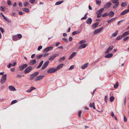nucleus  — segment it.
<instances>
[{"instance_id":"obj_63","label":"nucleus","mask_w":129,"mask_h":129,"mask_svg":"<svg viewBox=\"0 0 129 129\" xmlns=\"http://www.w3.org/2000/svg\"><path fill=\"white\" fill-rule=\"evenodd\" d=\"M72 40V37H69V40L70 42H71Z\"/></svg>"},{"instance_id":"obj_58","label":"nucleus","mask_w":129,"mask_h":129,"mask_svg":"<svg viewBox=\"0 0 129 129\" xmlns=\"http://www.w3.org/2000/svg\"><path fill=\"white\" fill-rule=\"evenodd\" d=\"M11 66H12V64L11 63H9V65L8 66V67L9 68H10L11 67Z\"/></svg>"},{"instance_id":"obj_37","label":"nucleus","mask_w":129,"mask_h":129,"mask_svg":"<svg viewBox=\"0 0 129 129\" xmlns=\"http://www.w3.org/2000/svg\"><path fill=\"white\" fill-rule=\"evenodd\" d=\"M114 98L113 96H111L110 98V101L111 102H113L114 100Z\"/></svg>"},{"instance_id":"obj_23","label":"nucleus","mask_w":129,"mask_h":129,"mask_svg":"<svg viewBox=\"0 0 129 129\" xmlns=\"http://www.w3.org/2000/svg\"><path fill=\"white\" fill-rule=\"evenodd\" d=\"M87 45V44H86L82 45L79 47V48H85L86 47Z\"/></svg>"},{"instance_id":"obj_55","label":"nucleus","mask_w":129,"mask_h":129,"mask_svg":"<svg viewBox=\"0 0 129 129\" xmlns=\"http://www.w3.org/2000/svg\"><path fill=\"white\" fill-rule=\"evenodd\" d=\"M50 49H44L43 50V51L44 52H47L49 51V50Z\"/></svg>"},{"instance_id":"obj_16","label":"nucleus","mask_w":129,"mask_h":129,"mask_svg":"<svg viewBox=\"0 0 129 129\" xmlns=\"http://www.w3.org/2000/svg\"><path fill=\"white\" fill-rule=\"evenodd\" d=\"M113 55V54L111 53L106 55L105 57L107 58H109L111 57Z\"/></svg>"},{"instance_id":"obj_61","label":"nucleus","mask_w":129,"mask_h":129,"mask_svg":"<svg viewBox=\"0 0 129 129\" xmlns=\"http://www.w3.org/2000/svg\"><path fill=\"white\" fill-rule=\"evenodd\" d=\"M49 55V54L48 53H47L43 55L44 57L48 56Z\"/></svg>"},{"instance_id":"obj_19","label":"nucleus","mask_w":129,"mask_h":129,"mask_svg":"<svg viewBox=\"0 0 129 129\" xmlns=\"http://www.w3.org/2000/svg\"><path fill=\"white\" fill-rule=\"evenodd\" d=\"M89 106L91 107H92L94 109H95V108L94 105V103H90L89 104Z\"/></svg>"},{"instance_id":"obj_3","label":"nucleus","mask_w":129,"mask_h":129,"mask_svg":"<svg viewBox=\"0 0 129 129\" xmlns=\"http://www.w3.org/2000/svg\"><path fill=\"white\" fill-rule=\"evenodd\" d=\"M28 66V65L26 64H23L19 66V70L22 71L25 68Z\"/></svg>"},{"instance_id":"obj_10","label":"nucleus","mask_w":129,"mask_h":129,"mask_svg":"<svg viewBox=\"0 0 129 129\" xmlns=\"http://www.w3.org/2000/svg\"><path fill=\"white\" fill-rule=\"evenodd\" d=\"M58 55V54H55L53 56L50 57L49 58V60H52L54 59L56 56Z\"/></svg>"},{"instance_id":"obj_6","label":"nucleus","mask_w":129,"mask_h":129,"mask_svg":"<svg viewBox=\"0 0 129 129\" xmlns=\"http://www.w3.org/2000/svg\"><path fill=\"white\" fill-rule=\"evenodd\" d=\"M103 29V27H101L98 29H96L93 32V34H96L97 33L99 32L102 30Z\"/></svg>"},{"instance_id":"obj_43","label":"nucleus","mask_w":129,"mask_h":129,"mask_svg":"<svg viewBox=\"0 0 129 129\" xmlns=\"http://www.w3.org/2000/svg\"><path fill=\"white\" fill-rule=\"evenodd\" d=\"M112 49H107L105 51V53H108L110 52Z\"/></svg>"},{"instance_id":"obj_28","label":"nucleus","mask_w":129,"mask_h":129,"mask_svg":"<svg viewBox=\"0 0 129 129\" xmlns=\"http://www.w3.org/2000/svg\"><path fill=\"white\" fill-rule=\"evenodd\" d=\"M65 59V57L64 56L63 57H62L60 58L59 59L58 61L60 62L64 60Z\"/></svg>"},{"instance_id":"obj_12","label":"nucleus","mask_w":129,"mask_h":129,"mask_svg":"<svg viewBox=\"0 0 129 129\" xmlns=\"http://www.w3.org/2000/svg\"><path fill=\"white\" fill-rule=\"evenodd\" d=\"M9 89L11 91H14L16 90L15 88L12 86H9Z\"/></svg>"},{"instance_id":"obj_40","label":"nucleus","mask_w":129,"mask_h":129,"mask_svg":"<svg viewBox=\"0 0 129 129\" xmlns=\"http://www.w3.org/2000/svg\"><path fill=\"white\" fill-rule=\"evenodd\" d=\"M118 82H117L116 83L114 84V87L115 88H117L118 87Z\"/></svg>"},{"instance_id":"obj_30","label":"nucleus","mask_w":129,"mask_h":129,"mask_svg":"<svg viewBox=\"0 0 129 129\" xmlns=\"http://www.w3.org/2000/svg\"><path fill=\"white\" fill-rule=\"evenodd\" d=\"M39 74V72H36L33 73L31 76L35 77L38 75Z\"/></svg>"},{"instance_id":"obj_47","label":"nucleus","mask_w":129,"mask_h":129,"mask_svg":"<svg viewBox=\"0 0 129 129\" xmlns=\"http://www.w3.org/2000/svg\"><path fill=\"white\" fill-rule=\"evenodd\" d=\"M29 3L27 2H25L24 3V6L25 7H26L28 5Z\"/></svg>"},{"instance_id":"obj_42","label":"nucleus","mask_w":129,"mask_h":129,"mask_svg":"<svg viewBox=\"0 0 129 129\" xmlns=\"http://www.w3.org/2000/svg\"><path fill=\"white\" fill-rule=\"evenodd\" d=\"M86 42V41L85 40H83L80 41L79 43L80 44H81L85 43Z\"/></svg>"},{"instance_id":"obj_29","label":"nucleus","mask_w":129,"mask_h":129,"mask_svg":"<svg viewBox=\"0 0 129 129\" xmlns=\"http://www.w3.org/2000/svg\"><path fill=\"white\" fill-rule=\"evenodd\" d=\"M118 1L119 0H112L111 2L114 4L119 3Z\"/></svg>"},{"instance_id":"obj_2","label":"nucleus","mask_w":129,"mask_h":129,"mask_svg":"<svg viewBox=\"0 0 129 129\" xmlns=\"http://www.w3.org/2000/svg\"><path fill=\"white\" fill-rule=\"evenodd\" d=\"M32 68L31 66L28 67L24 71L25 74H27L30 72L32 70Z\"/></svg>"},{"instance_id":"obj_11","label":"nucleus","mask_w":129,"mask_h":129,"mask_svg":"<svg viewBox=\"0 0 129 129\" xmlns=\"http://www.w3.org/2000/svg\"><path fill=\"white\" fill-rule=\"evenodd\" d=\"M1 14L3 17L9 23H10L11 22V21L10 20H9L8 18L6 17L2 13H1Z\"/></svg>"},{"instance_id":"obj_27","label":"nucleus","mask_w":129,"mask_h":129,"mask_svg":"<svg viewBox=\"0 0 129 129\" xmlns=\"http://www.w3.org/2000/svg\"><path fill=\"white\" fill-rule=\"evenodd\" d=\"M109 13H110V15H109L111 17H112L114 15V12L112 11H110Z\"/></svg>"},{"instance_id":"obj_35","label":"nucleus","mask_w":129,"mask_h":129,"mask_svg":"<svg viewBox=\"0 0 129 129\" xmlns=\"http://www.w3.org/2000/svg\"><path fill=\"white\" fill-rule=\"evenodd\" d=\"M88 14V13H86L85 16H84L83 17H82L81 19V20H82V19H86L87 18V15Z\"/></svg>"},{"instance_id":"obj_7","label":"nucleus","mask_w":129,"mask_h":129,"mask_svg":"<svg viewBox=\"0 0 129 129\" xmlns=\"http://www.w3.org/2000/svg\"><path fill=\"white\" fill-rule=\"evenodd\" d=\"M112 5L111 3L109 2L107 3L104 6V8H108L110 7Z\"/></svg>"},{"instance_id":"obj_33","label":"nucleus","mask_w":129,"mask_h":129,"mask_svg":"<svg viewBox=\"0 0 129 129\" xmlns=\"http://www.w3.org/2000/svg\"><path fill=\"white\" fill-rule=\"evenodd\" d=\"M123 37H122V35H121L117 37L116 40H119Z\"/></svg>"},{"instance_id":"obj_49","label":"nucleus","mask_w":129,"mask_h":129,"mask_svg":"<svg viewBox=\"0 0 129 129\" xmlns=\"http://www.w3.org/2000/svg\"><path fill=\"white\" fill-rule=\"evenodd\" d=\"M43 55L41 54L40 55L38 56L37 57V58L38 59H40V58H41Z\"/></svg>"},{"instance_id":"obj_14","label":"nucleus","mask_w":129,"mask_h":129,"mask_svg":"<svg viewBox=\"0 0 129 129\" xmlns=\"http://www.w3.org/2000/svg\"><path fill=\"white\" fill-rule=\"evenodd\" d=\"M36 62V61L35 59H33L31 60L29 62V64L30 65H33Z\"/></svg>"},{"instance_id":"obj_52","label":"nucleus","mask_w":129,"mask_h":129,"mask_svg":"<svg viewBox=\"0 0 129 129\" xmlns=\"http://www.w3.org/2000/svg\"><path fill=\"white\" fill-rule=\"evenodd\" d=\"M102 15V14L98 13L97 16V17H98V18H100L101 16Z\"/></svg>"},{"instance_id":"obj_44","label":"nucleus","mask_w":129,"mask_h":129,"mask_svg":"<svg viewBox=\"0 0 129 129\" xmlns=\"http://www.w3.org/2000/svg\"><path fill=\"white\" fill-rule=\"evenodd\" d=\"M17 100H15L14 101H12L11 102V105H13V104H14L15 103H17Z\"/></svg>"},{"instance_id":"obj_41","label":"nucleus","mask_w":129,"mask_h":129,"mask_svg":"<svg viewBox=\"0 0 129 129\" xmlns=\"http://www.w3.org/2000/svg\"><path fill=\"white\" fill-rule=\"evenodd\" d=\"M118 31L117 30V31L116 32L113 33L112 34V36L113 37H115L116 36V35H117L118 34Z\"/></svg>"},{"instance_id":"obj_4","label":"nucleus","mask_w":129,"mask_h":129,"mask_svg":"<svg viewBox=\"0 0 129 129\" xmlns=\"http://www.w3.org/2000/svg\"><path fill=\"white\" fill-rule=\"evenodd\" d=\"M56 71V69H54V68H52L48 70L47 72L48 73H51L55 72Z\"/></svg>"},{"instance_id":"obj_57","label":"nucleus","mask_w":129,"mask_h":129,"mask_svg":"<svg viewBox=\"0 0 129 129\" xmlns=\"http://www.w3.org/2000/svg\"><path fill=\"white\" fill-rule=\"evenodd\" d=\"M77 34V32L76 31H73L72 33V34L73 35H74L75 34Z\"/></svg>"},{"instance_id":"obj_48","label":"nucleus","mask_w":129,"mask_h":129,"mask_svg":"<svg viewBox=\"0 0 129 129\" xmlns=\"http://www.w3.org/2000/svg\"><path fill=\"white\" fill-rule=\"evenodd\" d=\"M74 65H72L71 66V67H70L69 69V70H71L72 69H74Z\"/></svg>"},{"instance_id":"obj_59","label":"nucleus","mask_w":129,"mask_h":129,"mask_svg":"<svg viewBox=\"0 0 129 129\" xmlns=\"http://www.w3.org/2000/svg\"><path fill=\"white\" fill-rule=\"evenodd\" d=\"M35 0H30V2L31 4L34 3L35 2Z\"/></svg>"},{"instance_id":"obj_25","label":"nucleus","mask_w":129,"mask_h":129,"mask_svg":"<svg viewBox=\"0 0 129 129\" xmlns=\"http://www.w3.org/2000/svg\"><path fill=\"white\" fill-rule=\"evenodd\" d=\"M43 60H42L40 62L37 68V69L40 68L41 67L42 64L43 63Z\"/></svg>"},{"instance_id":"obj_20","label":"nucleus","mask_w":129,"mask_h":129,"mask_svg":"<svg viewBox=\"0 0 129 129\" xmlns=\"http://www.w3.org/2000/svg\"><path fill=\"white\" fill-rule=\"evenodd\" d=\"M88 64V63H87L86 64L83 65L82 66L81 68L82 69H84L87 67Z\"/></svg>"},{"instance_id":"obj_1","label":"nucleus","mask_w":129,"mask_h":129,"mask_svg":"<svg viewBox=\"0 0 129 129\" xmlns=\"http://www.w3.org/2000/svg\"><path fill=\"white\" fill-rule=\"evenodd\" d=\"M7 76L6 74H5L2 76L0 81L1 83L3 84L6 81L7 79Z\"/></svg>"},{"instance_id":"obj_18","label":"nucleus","mask_w":129,"mask_h":129,"mask_svg":"<svg viewBox=\"0 0 129 129\" xmlns=\"http://www.w3.org/2000/svg\"><path fill=\"white\" fill-rule=\"evenodd\" d=\"M129 12V9H127L122 12L120 14V15H123Z\"/></svg>"},{"instance_id":"obj_31","label":"nucleus","mask_w":129,"mask_h":129,"mask_svg":"<svg viewBox=\"0 0 129 129\" xmlns=\"http://www.w3.org/2000/svg\"><path fill=\"white\" fill-rule=\"evenodd\" d=\"M13 41H16L18 40V38L16 36H15L13 37Z\"/></svg>"},{"instance_id":"obj_13","label":"nucleus","mask_w":129,"mask_h":129,"mask_svg":"<svg viewBox=\"0 0 129 129\" xmlns=\"http://www.w3.org/2000/svg\"><path fill=\"white\" fill-rule=\"evenodd\" d=\"M99 24V23L97 22L93 24L91 26L92 28H95Z\"/></svg>"},{"instance_id":"obj_24","label":"nucleus","mask_w":129,"mask_h":129,"mask_svg":"<svg viewBox=\"0 0 129 129\" xmlns=\"http://www.w3.org/2000/svg\"><path fill=\"white\" fill-rule=\"evenodd\" d=\"M104 8H103L101 9H100V10H98V11L97 12L98 13H100L101 14H102V13L104 11Z\"/></svg>"},{"instance_id":"obj_26","label":"nucleus","mask_w":129,"mask_h":129,"mask_svg":"<svg viewBox=\"0 0 129 129\" xmlns=\"http://www.w3.org/2000/svg\"><path fill=\"white\" fill-rule=\"evenodd\" d=\"M115 18H111L110 20L108 21L107 22L108 23H111L113 22L115 20Z\"/></svg>"},{"instance_id":"obj_34","label":"nucleus","mask_w":129,"mask_h":129,"mask_svg":"<svg viewBox=\"0 0 129 129\" xmlns=\"http://www.w3.org/2000/svg\"><path fill=\"white\" fill-rule=\"evenodd\" d=\"M63 2V1H61L59 2H56L55 3L56 5H58L62 3Z\"/></svg>"},{"instance_id":"obj_56","label":"nucleus","mask_w":129,"mask_h":129,"mask_svg":"<svg viewBox=\"0 0 129 129\" xmlns=\"http://www.w3.org/2000/svg\"><path fill=\"white\" fill-rule=\"evenodd\" d=\"M124 122H126L127 121V119L126 117L125 116L124 117Z\"/></svg>"},{"instance_id":"obj_51","label":"nucleus","mask_w":129,"mask_h":129,"mask_svg":"<svg viewBox=\"0 0 129 129\" xmlns=\"http://www.w3.org/2000/svg\"><path fill=\"white\" fill-rule=\"evenodd\" d=\"M82 112L81 111H80L79 112V113L78 114V116L80 117H81V114Z\"/></svg>"},{"instance_id":"obj_38","label":"nucleus","mask_w":129,"mask_h":129,"mask_svg":"<svg viewBox=\"0 0 129 129\" xmlns=\"http://www.w3.org/2000/svg\"><path fill=\"white\" fill-rule=\"evenodd\" d=\"M113 6V8L114 9H115L117 8L118 6L119 5V3H116Z\"/></svg>"},{"instance_id":"obj_21","label":"nucleus","mask_w":129,"mask_h":129,"mask_svg":"<svg viewBox=\"0 0 129 129\" xmlns=\"http://www.w3.org/2000/svg\"><path fill=\"white\" fill-rule=\"evenodd\" d=\"M129 35V31H126L122 35V37H124L126 36Z\"/></svg>"},{"instance_id":"obj_36","label":"nucleus","mask_w":129,"mask_h":129,"mask_svg":"<svg viewBox=\"0 0 129 129\" xmlns=\"http://www.w3.org/2000/svg\"><path fill=\"white\" fill-rule=\"evenodd\" d=\"M109 15L110 13H105L103 15L102 17H104L105 16H108V15Z\"/></svg>"},{"instance_id":"obj_5","label":"nucleus","mask_w":129,"mask_h":129,"mask_svg":"<svg viewBox=\"0 0 129 129\" xmlns=\"http://www.w3.org/2000/svg\"><path fill=\"white\" fill-rule=\"evenodd\" d=\"M49 62V61H48L45 63L43 64V66L41 68V69L43 70L45 69L48 64Z\"/></svg>"},{"instance_id":"obj_32","label":"nucleus","mask_w":129,"mask_h":129,"mask_svg":"<svg viewBox=\"0 0 129 129\" xmlns=\"http://www.w3.org/2000/svg\"><path fill=\"white\" fill-rule=\"evenodd\" d=\"M121 5L122 7H125L127 5L125 2H123L121 3Z\"/></svg>"},{"instance_id":"obj_8","label":"nucleus","mask_w":129,"mask_h":129,"mask_svg":"<svg viewBox=\"0 0 129 129\" xmlns=\"http://www.w3.org/2000/svg\"><path fill=\"white\" fill-rule=\"evenodd\" d=\"M92 20L91 18H88L86 21V23L87 24H91L92 22Z\"/></svg>"},{"instance_id":"obj_45","label":"nucleus","mask_w":129,"mask_h":129,"mask_svg":"<svg viewBox=\"0 0 129 129\" xmlns=\"http://www.w3.org/2000/svg\"><path fill=\"white\" fill-rule=\"evenodd\" d=\"M7 3L8 5L9 6H11L12 5V3L11 1L10 0H8L7 1Z\"/></svg>"},{"instance_id":"obj_50","label":"nucleus","mask_w":129,"mask_h":129,"mask_svg":"<svg viewBox=\"0 0 129 129\" xmlns=\"http://www.w3.org/2000/svg\"><path fill=\"white\" fill-rule=\"evenodd\" d=\"M62 40L64 42H68V40L66 38H63L62 39Z\"/></svg>"},{"instance_id":"obj_15","label":"nucleus","mask_w":129,"mask_h":129,"mask_svg":"<svg viewBox=\"0 0 129 129\" xmlns=\"http://www.w3.org/2000/svg\"><path fill=\"white\" fill-rule=\"evenodd\" d=\"M76 53L75 52H73L69 57V59H72L76 54Z\"/></svg>"},{"instance_id":"obj_9","label":"nucleus","mask_w":129,"mask_h":129,"mask_svg":"<svg viewBox=\"0 0 129 129\" xmlns=\"http://www.w3.org/2000/svg\"><path fill=\"white\" fill-rule=\"evenodd\" d=\"M44 77V76L43 75H41L38 76L36 78V80L37 81H38L39 80H40L43 78Z\"/></svg>"},{"instance_id":"obj_62","label":"nucleus","mask_w":129,"mask_h":129,"mask_svg":"<svg viewBox=\"0 0 129 129\" xmlns=\"http://www.w3.org/2000/svg\"><path fill=\"white\" fill-rule=\"evenodd\" d=\"M1 10L3 11H5V9L2 6H1Z\"/></svg>"},{"instance_id":"obj_39","label":"nucleus","mask_w":129,"mask_h":129,"mask_svg":"<svg viewBox=\"0 0 129 129\" xmlns=\"http://www.w3.org/2000/svg\"><path fill=\"white\" fill-rule=\"evenodd\" d=\"M23 10L24 11L27 12H28L29 11V9L27 8H24L23 9Z\"/></svg>"},{"instance_id":"obj_54","label":"nucleus","mask_w":129,"mask_h":129,"mask_svg":"<svg viewBox=\"0 0 129 129\" xmlns=\"http://www.w3.org/2000/svg\"><path fill=\"white\" fill-rule=\"evenodd\" d=\"M0 30L3 33L4 32V29L1 27H0Z\"/></svg>"},{"instance_id":"obj_64","label":"nucleus","mask_w":129,"mask_h":129,"mask_svg":"<svg viewBox=\"0 0 129 129\" xmlns=\"http://www.w3.org/2000/svg\"><path fill=\"white\" fill-rule=\"evenodd\" d=\"M30 88L31 91L35 89V88L33 87H31Z\"/></svg>"},{"instance_id":"obj_46","label":"nucleus","mask_w":129,"mask_h":129,"mask_svg":"<svg viewBox=\"0 0 129 129\" xmlns=\"http://www.w3.org/2000/svg\"><path fill=\"white\" fill-rule=\"evenodd\" d=\"M129 38V37L127 36L124 38L123 40V41H126Z\"/></svg>"},{"instance_id":"obj_60","label":"nucleus","mask_w":129,"mask_h":129,"mask_svg":"<svg viewBox=\"0 0 129 129\" xmlns=\"http://www.w3.org/2000/svg\"><path fill=\"white\" fill-rule=\"evenodd\" d=\"M16 63V62H14L12 64V67L15 66Z\"/></svg>"},{"instance_id":"obj_53","label":"nucleus","mask_w":129,"mask_h":129,"mask_svg":"<svg viewBox=\"0 0 129 129\" xmlns=\"http://www.w3.org/2000/svg\"><path fill=\"white\" fill-rule=\"evenodd\" d=\"M22 37V35L20 34H18V38L19 39H21Z\"/></svg>"},{"instance_id":"obj_17","label":"nucleus","mask_w":129,"mask_h":129,"mask_svg":"<svg viewBox=\"0 0 129 129\" xmlns=\"http://www.w3.org/2000/svg\"><path fill=\"white\" fill-rule=\"evenodd\" d=\"M63 64H61L58 65L56 68V71L57 70H59L63 66Z\"/></svg>"},{"instance_id":"obj_22","label":"nucleus","mask_w":129,"mask_h":129,"mask_svg":"<svg viewBox=\"0 0 129 129\" xmlns=\"http://www.w3.org/2000/svg\"><path fill=\"white\" fill-rule=\"evenodd\" d=\"M96 5L98 6H100V5L101 3V0H96Z\"/></svg>"}]
</instances>
